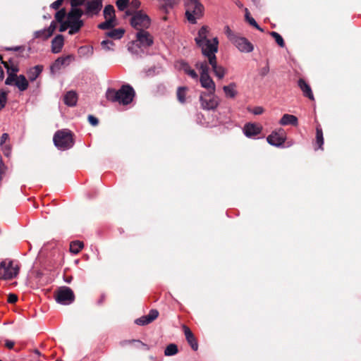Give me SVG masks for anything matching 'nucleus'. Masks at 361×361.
<instances>
[{
	"mask_svg": "<svg viewBox=\"0 0 361 361\" xmlns=\"http://www.w3.org/2000/svg\"><path fill=\"white\" fill-rule=\"evenodd\" d=\"M207 37L208 27L207 26H202L198 31L195 41L197 45L201 48L202 55L207 59V60H205L207 65L209 64L212 66L214 73L219 79H222L226 74V69L217 64L216 53L218 51V39L214 37L212 40H210Z\"/></svg>",
	"mask_w": 361,
	"mask_h": 361,
	"instance_id": "obj_1",
	"label": "nucleus"
},
{
	"mask_svg": "<svg viewBox=\"0 0 361 361\" xmlns=\"http://www.w3.org/2000/svg\"><path fill=\"white\" fill-rule=\"evenodd\" d=\"M135 96V92L130 85H123L118 90L109 88L106 92L107 100L111 102H118L126 106L130 104Z\"/></svg>",
	"mask_w": 361,
	"mask_h": 361,
	"instance_id": "obj_2",
	"label": "nucleus"
},
{
	"mask_svg": "<svg viewBox=\"0 0 361 361\" xmlns=\"http://www.w3.org/2000/svg\"><path fill=\"white\" fill-rule=\"evenodd\" d=\"M154 44L153 36L146 30L136 32L135 39L129 43L128 49L135 54H139V49L147 48Z\"/></svg>",
	"mask_w": 361,
	"mask_h": 361,
	"instance_id": "obj_3",
	"label": "nucleus"
},
{
	"mask_svg": "<svg viewBox=\"0 0 361 361\" xmlns=\"http://www.w3.org/2000/svg\"><path fill=\"white\" fill-rule=\"evenodd\" d=\"M73 133L68 129L57 130L53 137L55 146L62 150L71 148L74 145Z\"/></svg>",
	"mask_w": 361,
	"mask_h": 361,
	"instance_id": "obj_4",
	"label": "nucleus"
},
{
	"mask_svg": "<svg viewBox=\"0 0 361 361\" xmlns=\"http://www.w3.org/2000/svg\"><path fill=\"white\" fill-rule=\"evenodd\" d=\"M186 7L185 16L188 20L195 24L197 19H200L203 16L204 6L197 0H185Z\"/></svg>",
	"mask_w": 361,
	"mask_h": 361,
	"instance_id": "obj_5",
	"label": "nucleus"
},
{
	"mask_svg": "<svg viewBox=\"0 0 361 361\" xmlns=\"http://www.w3.org/2000/svg\"><path fill=\"white\" fill-rule=\"evenodd\" d=\"M197 68L200 71V81L201 85L207 89L209 92L215 93L216 86L215 83L209 75V66L206 61H198L195 64Z\"/></svg>",
	"mask_w": 361,
	"mask_h": 361,
	"instance_id": "obj_6",
	"label": "nucleus"
},
{
	"mask_svg": "<svg viewBox=\"0 0 361 361\" xmlns=\"http://www.w3.org/2000/svg\"><path fill=\"white\" fill-rule=\"evenodd\" d=\"M54 298L58 303L67 305L74 302L75 295L69 287L62 286L54 292Z\"/></svg>",
	"mask_w": 361,
	"mask_h": 361,
	"instance_id": "obj_7",
	"label": "nucleus"
},
{
	"mask_svg": "<svg viewBox=\"0 0 361 361\" xmlns=\"http://www.w3.org/2000/svg\"><path fill=\"white\" fill-rule=\"evenodd\" d=\"M150 24L149 17L140 11L136 12L130 19V25L137 32L147 30Z\"/></svg>",
	"mask_w": 361,
	"mask_h": 361,
	"instance_id": "obj_8",
	"label": "nucleus"
},
{
	"mask_svg": "<svg viewBox=\"0 0 361 361\" xmlns=\"http://www.w3.org/2000/svg\"><path fill=\"white\" fill-rule=\"evenodd\" d=\"M19 272V267L14 266L12 261L0 263V279L9 280L15 278Z\"/></svg>",
	"mask_w": 361,
	"mask_h": 361,
	"instance_id": "obj_9",
	"label": "nucleus"
},
{
	"mask_svg": "<svg viewBox=\"0 0 361 361\" xmlns=\"http://www.w3.org/2000/svg\"><path fill=\"white\" fill-rule=\"evenodd\" d=\"M201 106L204 110H214L219 104V99L214 93H202L200 97Z\"/></svg>",
	"mask_w": 361,
	"mask_h": 361,
	"instance_id": "obj_10",
	"label": "nucleus"
},
{
	"mask_svg": "<svg viewBox=\"0 0 361 361\" xmlns=\"http://www.w3.org/2000/svg\"><path fill=\"white\" fill-rule=\"evenodd\" d=\"M231 42L241 52L250 53L254 49L253 44L244 37L240 35L231 37Z\"/></svg>",
	"mask_w": 361,
	"mask_h": 361,
	"instance_id": "obj_11",
	"label": "nucleus"
},
{
	"mask_svg": "<svg viewBox=\"0 0 361 361\" xmlns=\"http://www.w3.org/2000/svg\"><path fill=\"white\" fill-rule=\"evenodd\" d=\"M103 0H90L85 3V9L83 11L87 16L97 15L102 8Z\"/></svg>",
	"mask_w": 361,
	"mask_h": 361,
	"instance_id": "obj_12",
	"label": "nucleus"
},
{
	"mask_svg": "<svg viewBox=\"0 0 361 361\" xmlns=\"http://www.w3.org/2000/svg\"><path fill=\"white\" fill-rule=\"evenodd\" d=\"M286 133L283 129H280L279 131L272 132L267 137V142L274 146L279 147L281 146L286 141Z\"/></svg>",
	"mask_w": 361,
	"mask_h": 361,
	"instance_id": "obj_13",
	"label": "nucleus"
},
{
	"mask_svg": "<svg viewBox=\"0 0 361 361\" xmlns=\"http://www.w3.org/2000/svg\"><path fill=\"white\" fill-rule=\"evenodd\" d=\"M158 316L159 312L157 310L152 309L149 311L148 314L135 319V323L140 326H145L152 322Z\"/></svg>",
	"mask_w": 361,
	"mask_h": 361,
	"instance_id": "obj_14",
	"label": "nucleus"
},
{
	"mask_svg": "<svg viewBox=\"0 0 361 361\" xmlns=\"http://www.w3.org/2000/svg\"><path fill=\"white\" fill-rule=\"evenodd\" d=\"M71 56L59 57L50 67L51 73L59 71L62 66H68L71 60Z\"/></svg>",
	"mask_w": 361,
	"mask_h": 361,
	"instance_id": "obj_15",
	"label": "nucleus"
},
{
	"mask_svg": "<svg viewBox=\"0 0 361 361\" xmlns=\"http://www.w3.org/2000/svg\"><path fill=\"white\" fill-rule=\"evenodd\" d=\"M183 329L184 331L185 339L188 344L190 345L191 348L195 351L197 350L198 343L190 329L186 325H183Z\"/></svg>",
	"mask_w": 361,
	"mask_h": 361,
	"instance_id": "obj_16",
	"label": "nucleus"
},
{
	"mask_svg": "<svg viewBox=\"0 0 361 361\" xmlns=\"http://www.w3.org/2000/svg\"><path fill=\"white\" fill-rule=\"evenodd\" d=\"M85 12L79 8H71L67 14L68 21L69 23L83 22L80 20Z\"/></svg>",
	"mask_w": 361,
	"mask_h": 361,
	"instance_id": "obj_17",
	"label": "nucleus"
},
{
	"mask_svg": "<svg viewBox=\"0 0 361 361\" xmlns=\"http://www.w3.org/2000/svg\"><path fill=\"white\" fill-rule=\"evenodd\" d=\"M298 85L305 97L309 98L312 101L314 100L312 89L310 85L307 84L304 79L300 78L298 81Z\"/></svg>",
	"mask_w": 361,
	"mask_h": 361,
	"instance_id": "obj_18",
	"label": "nucleus"
},
{
	"mask_svg": "<svg viewBox=\"0 0 361 361\" xmlns=\"http://www.w3.org/2000/svg\"><path fill=\"white\" fill-rule=\"evenodd\" d=\"M262 131V127L255 123H247L244 127V133L247 137H252L259 135Z\"/></svg>",
	"mask_w": 361,
	"mask_h": 361,
	"instance_id": "obj_19",
	"label": "nucleus"
},
{
	"mask_svg": "<svg viewBox=\"0 0 361 361\" xmlns=\"http://www.w3.org/2000/svg\"><path fill=\"white\" fill-rule=\"evenodd\" d=\"M64 38L61 35H56L51 41V51L54 54L59 53L63 46Z\"/></svg>",
	"mask_w": 361,
	"mask_h": 361,
	"instance_id": "obj_20",
	"label": "nucleus"
},
{
	"mask_svg": "<svg viewBox=\"0 0 361 361\" xmlns=\"http://www.w3.org/2000/svg\"><path fill=\"white\" fill-rule=\"evenodd\" d=\"M279 123L282 126L292 125L296 126L298 124V118L293 115L286 114L281 118Z\"/></svg>",
	"mask_w": 361,
	"mask_h": 361,
	"instance_id": "obj_21",
	"label": "nucleus"
},
{
	"mask_svg": "<svg viewBox=\"0 0 361 361\" xmlns=\"http://www.w3.org/2000/svg\"><path fill=\"white\" fill-rule=\"evenodd\" d=\"M236 87L237 85L235 82H231L228 85H225L223 87V90L227 98L233 99L236 97L238 94Z\"/></svg>",
	"mask_w": 361,
	"mask_h": 361,
	"instance_id": "obj_22",
	"label": "nucleus"
},
{
	"mask_svg": "<svg viewBox=\"0 0 361 361\" xmlns=\"http://www.w3.org/2000/svg\"><path fill=\"white\" fill-rule=\"evenodd\" d=\"M78 100L77 94L74 91L68 92L63 98L64 103L70 106H74Z\"/></svg>",
	"mask_w": 361,
	"mask_h": 361,
	"instance_id": "obj_23",
	"label": "nucleus"
},
{
	"mask_svg": "<svg viewBox=\"0 0 361 361\" xmlns=\"http://www.w3.org/2000/svg\"><path fill=\"white\" fill-rule=\"evenodd\" d=\"M20 91H25L27 89L29 83L25 75H19L15 84Z\"/></svg>",
	"mask_w": 361,
	"mask_h": 361,
	"instance_id": "obj_24",
	"label": "nucleus"
},
{
	"mask_svg": "<svg viewBox=\"0 0 361 361\" xmlns=\"http://www.w3.org/2000/svg\"><path fill=\"white\" fill-rule=\"evenodd\" d=\"M43 70V66L41 65H37L30 69L28 71V77L30 81H34L40 75Z\"/></svg>",
	"mask_w": 361,
	"mask_h": 361,
	"instance_id": "obj_25",
	"label": "nucleus"
},
{
	"mask_svg": "<svg viewBox=\"0 0 361 361\" xmlns=\"http://www.w3.org/2000/svg\"><path fill=\"white\" fill-rule=\"evenodd\" d=\"M125 30L123 28L114 29L105 33L106 36L114 39H120L123 37Z\"/></svg>",
	"mask_w": 361,
	"mask_h": 361,
	"instance_id": "obj_26",
	"label": "nucleus"
},
{
	"mask_svg": "<svg viewBox=\"0 0 361 361\" xmlns=\"http://www.w3.org/2000/svg\"><path fill=\"white\" fill-rule=\"evenodd\" d=\"M180 68L184 71V73L188 75L193 79H197L198 75L195 70L192 69L188 63L184 61L180 62Z\"/></svg>",
	"mask_w": 361,
	"mask_h": 361,
	"instance_id": "obj_27",
	"label": "nucleus"
},
{
	"mask_svg": "<svg viewBox=\"0 0 361 361\" xmlns=\"http://www.w3.org/2000/svg\"><path fill=\"white\" fill-rule=\"evenodd\" d=\"M315 143L318 147V149H323L324 145V137L323 131L320 126H317L316 128V140Z\"/></svg>",
	"mask_w": 361,
	"mask_h": 361,
	"instance_id": "obj_28",
	"label": "nucleus"
},
{
	"mask_svg": "<svg viewBox=\"0 0 361 361\" xmlns=\"http://www.w3.org/2000/svg\"><path fill=\"white\" fill-rule=\"evenodd\" d=\"M103 14L105 19L116 20L115 9L112 5L109 4L106 6Z\"/></svg>",
	"mask_w": 361,
	"mask_h": 361,
	"instance_id": "obj_29",
	"label": "nucleus"
},
{
	"mask_svg": "<svg viewBox=\"0 0 361 361\" xmlns=\"http://www.w3.org/2000/svg\"><path fill=\"white\" fill-rule=\"evenodd\" d=\"M188 87H179L177 90L176 96L178 102L181 104H185L186 102V93L188 92Z\"/></svg>",
	"mask_w": 361,
	"mask_h": 361,
	"instance_id": "obj_30",
	"label": "nucleus"
},
{
	"mask_svg": "<svg viewBox=\"0 0 361 361\" xmlns=\"http://www.w3.org/2000/svg\"><path fill=\"white\" fill-rule=\"evenodd\" d=\"M2 64L6 68L7 73L16 74V73L19 71L18 66L13 63L12 59H9L8 61H2Z\"/></svg>",
	"mask_w": 361,
	"mask_h": 361,
	"instance_id": "obj_31",
	"label": "nucleus"
},
{
	"mask_svg": "<svg viewBox=\"0 0 361 361\" xmlns=\"http://www.w3.org/2000/svg\"><path fill=\"white\" fill-rule=\"evenodd\" d=\"M84 244L82 241L75 240L70 244V251L73 254H78L83 248Z\"/></svg>",
	"mask_w": 361,
	"mask_h": 361,
	"instance_id": "obj_32",
	"label": "nucleus"
},
{
	"mask_svg": "<svg viewBox=\"0 0 361 361\" xmlns=\"http://www.w3.org/2000/svg\"><path fill=\"white\" fill-rule=\"evenodd\" d=\"M178 352V346L174 343H170L166 346L164 350L166 356H172L177 354Z\"/></svg>",
	"mask_w": 361,
	"mask_h": 361,
	"instance_id": "obj_33",
	"label": "nucleus"
},
{
	"mask_svg": "<svg viewBox=\"0 0 361 361\" xmlns=\"http://www.w3.org/2000/svg\"><path fill=\"white\" fill-rule=\"evenodd\" d=\"M70 30L68 33L70 35H74L79 32L80 28L84 25L83 22H77V23H70L69 24Z\"/></svg>",
	"mask_w": 361,
	"mask_h": 361,
	"instance_id": "obj_34",
	"label": "nucleus"
},
{
	"mask_svg": "<svg viewBox=\"0 0 361 361\" xmlns=\"http://www.w3.org/2000/svg\"><path fill=\"white\" fill-rule=\"evenodd\" d=\"M115 20L112 19H106V20L97 25V27L100 30H109L111 29L115 26Z\"/></svg>",
	"mask_w": 361,
	"mask_h": 361,
	"instance_id": "obj_35",
	"label": "nucleus"
},
{
	"mask_svg": "<svg viewBox=\"0 0 361 361\" xmlns=\"http://www.w3.org/2000/svg\"><path fill=\"white\" fill-rule=\"evenodd\" d=\"M245 18L246 20L249 23L250 25L257 28L258 30L263 32V29L259 26V25L257 23L256 20L250 16V13L248 10L245 9Z\"/></svg>",
	"mask_w": 361,
	"mask_h": 361,
	"instance_id": "obj_36",
	"label": "nucleus"
},
{
	"mask_svg": "<svg viewBox=\"0 0 361 361\" xmlns=\"http://www.w3.org/2000/svg\"><path fill=\"white\" fill-rule=\"evenodd\" d=\"M270 35L275 39L276 42L281 47H285V42L283 37L276 32L272 31L270 32Z\"/></svg>",
	"mask_w": 361,
	"mask_h": 361,
	"instance_id": "obj_37",
	"label": "nucleus"
},
{
	"mask_svg": "<svg viewBox=\"0 0 361 361\" xmlns=\"http://www.w3.org/2000/svg\"><path fill=\"white\" fill-rule=\"evenodd\" d=\"M18 75L15 73H8V77L6 79L5 84L7 85H14Z\"/></svg>",
	"mask_w": 361,
	"mask_h": 361,
	"instance_id": "obj_38",
	"label": "nucleus"
},
{
	"mask_svg": "<svg viewBox=\"0 0 361 361\" xmlns=\"http://www.w3.org/2000/svg\"><path fill=\"white\" fill-rule=\"evenodd\" d=\"M66 15L67 14L66 9L64 8H61L56 13L55 19L57 22L61 23L62 21H63V19Z\"/></svg>",
	"mask_w": 361,
	"mask_h": 361,
	"instance_id": "obj_39",
	"label": "nucleus"
},
{
	"mask_svg": "<svg viewBox=\"0 0 361 361\" xmlns=\"http://www.w3.org/2000/svg\"><path fill=\"white\" fill-rule=\"evenodd\" d=\"M7 102V92L4 90H0V111L4 109Z\"/></svg>",
	"mask_w": 361,
	"mask_h": 361,
	"instance_id": "obj_40",
	"label": "nucleus"
},
{
	"mask_svg": "<svg viewBox=\"0 0 361 361\" xmlns=\"http://www.w3.org/2000/svg\"><path fill=\"white\" fill-rule=\"evenodd\" d=\"M102 47L106 51L113 50L112 47L114 46V43L111 40L105 39L101 42Z\"/></svg>",
	"mask_w": 361,
	"mask_h": 361,
	"instance_id": "obj_41",
	"label": "nucleus"
},
{
	"mask_svg": "<svg viewBox=\"0 0 361 361\" xmlns=\"http://www.w3.org/2000/svg\"><path fill=\"white\" fill-rule=\"evenodd\" d=\"M35 38H42L44 40H46L50 37L49 36H47V31L46 29L36 31L35 32Z\"/></svg>",
	"mask_w": 361,
	"mask_h": 361,
	"instance_id": "obj_42",
	"label": "nucleus"
},
{
	"mask_svg": "<svg viewBox=\"0 0 361 361\" xmlns=\"http://www.w3.org/2000/svg\"><path fill=\"white\" fill-rule=\"evenodd\" d=\"M116 4L120 11H124L129 4V0H117Z\"/></svg>",
	"mask_w": 361,
	"mask_h": 361,
	"instance_id": "obj_43",
	"label": "nucleus"
},
{
	"mask_svg": "<svg viewBox=\"0 0 361 361\" xmlns=\"http://www.w3.org/2000/svg\"><path fill=\"white\" fill-rule=\"evenodd\" d=\"M125 343H135L137 344L136 345L137 348H140L143 347L147 350L149 349L147 345L145 343L140 341V340H129V341H126Z\"/></svg>",
	"mask_w": 361,
	"mask_h": 361,
	"instance_id": "obj_44",
	"label": "nucleus"
},
{
	"mask_svg": "<svg viewBox=\"0 0 361 361\" xmlns=\"http://www.w3.org/2000/svg\"><path fill=\"white\" fill-rule=\"evenodd\" d=\"M86 0H71V8H78L80 6L85 5Z\"/></svg>",
	"mask_w": 361,
	"mask_h": 361,
	"instance_id": "obj_45",
	"label": "nucleus"
},
{
	"mask_svg": "<svg viewBox=\"0 0 361 361\" xmlns=\"http://www.w3.org/2000/svg\"><path fill=\"white\" fill-rule=\"evenodd\" d=\"M56 28V23L54 21H52L49 27L47 29H46L47 31V36L51 37L53 35L54 32L55 31Z\"/></svg>",
	"mask_w": 361,
	"mask_h": 361,
	"instance_id": "obj_46",
	"label": "nucleus"
},
{
	"mask_svg": "<svg viewBox=\"0 0 361 361\" xmlns=\"http://www.w3.org/2000/svg\"><path fill=\"white\" fill-rule=\"evenodd\" d=\"M2 151L4 152V154L6 157H8L11 152V147L9 145L5 144L3 145V146H1Z\"/></svg>",
	"mask_w": 361,
	"mask_h": 361,
	"instance_id": "obj_47",
	"label": "nucleus"
},
{
	"mask_svg": "<svg viewBox=\"0 0 361 361\" xmlns=\"http://www.w3.org/2000/svg\"><path fill=\"white\" fill-rule=\"evenodd\" d=\"M164 3L163 8L166 9L167 7H172L175 4L177 3L178 0H162Z\"/></svg>",
	"mask_w": 361,
	"mask_h": 361,
	"instance_id": "obj_48",
	"label": "nucleus"
},
{
	"mask_svg": "<svg viewBox=\"0 0 361 361\" xmlns=\"http://www.w3.org/2000/svg\"><path fill=\"white\" fill-rule=\"evenodd\" d=\"M88 121L89 123L93 126H96L98 125L99 123V120L97 118H96L95 116H92V115H89L88 116Z\"/></svg>",
	"mask_w": 361,
	"mask_h": 361,
	"instance_id": "obj_49",
	"label": "nucleus"
},
{
	"mask_svg": "<svg viewBox=\"0 0 361 361\" xmlns=\"http://www.w3.org/2000/svg\"><path fill=\"white\" fill-rule=\"evenodd\" d=\"M269 66L267 63L264 67H262L259 70V73L262 77H264V76L267 75L269 73Z\"/></svg>",
	"mask_w": 361,
	"mask_h": 361,
	"instance_id": "obj_50",
	"label": "nucleus"
},
{
	"mask_svg": "<svg viewBox=\"0 0 361 361\" xmlns=\"http://www.w3.org/2000/svg\"><path fill=\"white\" fill-rule=\"evenodd\" d=\"M60 23H61V25L59 27V31L61 32L66 31L68 29V27H69L70 23L68 20L62 21Z\"/></svg>",
	"mask_w": 361,
	"mask_h": 361,
	"instance_id": "obj_51",
	"label": "nucleus"
},
{
	"mask_svg": "<svg viewBox=\"0 0 361 361\" xmlns=\"http://www.w3.org/2000/svg\"><path fill=\"white\" fill-rule=\"evenodd\" d=\"M18 300V296L16 294L10 293L8 296V302L13 304Z\"/></svg>",
	"mask_w": 361,
	"mask_h": 361,
	"instance_id": "obj_52",
	"label": "nucleus"
},
{
	"mask_svg": "<svg viewBox=\"0 0 361 361\" xmlns=\"http://www.w3.org/2000/svg\"><path fill=\"white\" fill-rule=\"evenodd\" d=\"M63 1V0H56L51 4V8L55 10H58L59 7L62 5Z\"/></svg>",
	"mask_w": 361,
	"mask_h": 361,
	"instance_id": "obj_53",
	"label": "nucleus"
},
{
	"mask_svg": "<svg viewBox=\"0 0 361 361\" xmlns=\"http://www.w3.org/2000/svg\"><path fill=\"white\" fill-rule=\"evenodd\" d=\"M6 50L8 51H23L25 50L24 46H17L14 47H8L6 48Z\"/></svg>",
	"mask_w": 361,
	"mask_h": 361,
	"instance_id": "obj_54",
	"label": "nucleus"
},
{
	"mask_svg": "<svg viewBox=\"0 0 361 361\" xmlns=\"http://www.w3.org/2000/svg\"><path fill=\"white\" fill-rule=\"evenodd\" d=\"M264 112V109L262 106H256L252 110L255 115H260Z\"/></svg>",
	"mask_w": 361,
	"mask_h": 361,
	"instance_id": "obj_55",
	"label": "nucleus"
},
{
	"mask_svg": "<svg viewBox=\"0 0 361 361\" xmlns=\"http://www.w3.org/2000/svg\"><path fill=\"white\" fill-rule=\"evenodd\" d=\"M8 138H9V135L8 133H3L1 137L0 145L3 146V145H5L6 141L8 140Z\"/></svg>",
	"mask_w": 361,
	"mask_h": 361,
	"instance_id": "obj_56",
	"label": "nucleus"
},
{
	"mask_svg": "<svg viewBox=\"0 0 361 361\" xmlns=\"http://www.w3.org/2000/svg\"><path fill=\"white\" fill-rule=\"evenodd\" d=\"M226 29V33L227 37H228V38L229 39V40H230V41H231V37H233V36H238V35H236V34L233 33V32L231 31V30L229 28V27H228V26H227Z\"/></svg>",
	"mask_w": 361,
	"mask_h": 361,
	"instance_id": "obj_57",
	"label": "nucleus"
},
{
	"mask_svg": "<svg viewBox=\"0 0 361 361\" xmlns=\"http://www.w3.org/2000/svg\"><path fill=\"white\" fill-rule=\"evenodd\" d=\"M132 8L137 9L140 6V1L139 0H133L130 3Z\"/></svg>",
	"mask_w": 361,
	"mask_h": 361,
	"instance_id": "obj_58",
	"label": "nucleus"
},
{
	"mask_svg": "<svg viewBox=\"0 0 361 361\" xmlns=\"http://www.w3.org/2000/svg\"><path fill=\"white\" fill-rule=\"evenodd\" d=\"M15 343L12 341L6 340L5 342V346L8 349H12L14 346Z\"/></svg>",
	"mask_w": 361,
	"mask_h": 361,
	"instance_id": "obj_59",
	"label": "nucleus"
},
{
	"mask_svg": "<svg viewBox=\"0 0 361 361\" xmlns=\"http://www.w3.org/2000/svg\"><path fill=\"white\" fill-rule=\"evenodd\" d=\"M104 300H105V295H102L100 296V298L99 299V300H98L97 303H98L99 305H102V304L103 303V302H104Z\"/></svg>",
	"mask_w": 361,
	"mask_h": 361,
	"instance_id": "obj_60",
	"label": "nucleus"
},
{
	"mask_svg": "<svg viewBox=\"0 0 361 361\" xmlns=\"http://www.w3.org/2000/svg\"><path fill=\"white\" fill-rule=\"evenodd\" d=\"M4 78V72L1 66H0V80H2Z\"/></svg>",
	"mask_w": 361,
	"mask_h": 361,
	"instance_id": "obj_61",
	"label": "nucleus"
},
{
	"mask_svg": "<svg viewBox=\"0 0 361 361\" xmlns=\"http://www.w3.org/2000/svg\"><path fill=\"white\" fill-rule=\"evenodd\" d=\"M73 279V277L72 276H68L65 279V281L67 282V283H71V281H72Z\"/></svg>",
	"mask_w": 361,
	"mask_h": 361,
	"instance_id": "obj_62",
	"label": "nucleus"
},
{
	"mask_svg": "<svg viewBox=\"0 0 361 361\" xmlns=\"http://www.w3.org/2000/svg\"><path fill=\"white\" fill-rule=\"evenodd\" d=\"M34 352H35V354H37V355H41V353H40V352H39L38 350H37V349H36V350H35V351H34Z\"/></svg>",
	"mask_w": 361,
	"mask_h": 361,
	"instance_id": "obj_63",
	"label": "nucleus"
},
{
	"mask_svg": "<svg viewBox=\"0 0 361 361\" xmlns=\"http://www.w3.org/2000/svg\"><path fill=\"white\" fill-rule=\"evenodd\" d=\"M126 14L127 16H130V15H132V13H131V12H130V11H127L126 12Z\"/></svg>",
	"mask_w": 361,
	"mask_h": 361,
	"instance_id": "obj_64",
	"label": "nucleus"
}]
</instances>
